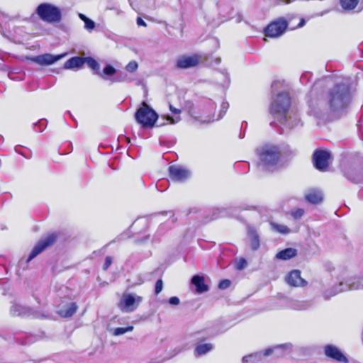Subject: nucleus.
<instances>
[{"label":"nucleus","mask_w":363,"mask_h":363,"mask_svg":"<svg viewBox=\"0 0 363 363\" xmlns=\"http://www.w3.org/2000/svg\"><path fill=\"white\" fill-rule=\"evenodd\" d=\"M351 101L349 86L345 83L336 84L327 94L325 100L311 101L309 104L311 112L320 118L329 112H339L346 108Z\"/></svg>","instance_id":"f257e3e1"},{"label":"nucleus","mask_w":363,"mask_h":363,"mask_svg":"<svg viewBox=\"0 0 363 363\" xmlns=\"http://www.w3.org/2000/svg\"><path fill=\"white\" fill-rule=\"evenodd\" d=\"M280 86L279 82H274L272 84L274 97L270 104L269 111L274 118H277L282 131L285 132L297 126L300 121L295 114L293 116L288 117L286 116L291 106V98L287 91H278Z\"/></svg>","instance_id":"f03ea898"},{"label":"nucleus","mask_w":363,"mask_h":363,"mask_svg":"<svg viewBox=\"0 0 363 363\" xmlns=\"http://www.w3.org/2000/svg\"><path fill=\"white\" fill-rule=\"evenodd\" d=\"M259 165L269 171H273L280 167L281 152L276 145H265L257 149Z\"/></svg>","instance_id":"7ed1b4c3"},{"label":"nucleus","mask_w":363,"mask_h":363,"mask_svg":"<svg viewBox=\"0 0 363 363\" xmlns=\"http://www.w3.org/2000/svg\"><path fill=\"white\" fill-rule=\"evenodd\" d=\"M135 118L136 121L143 127L150 128L156 123L158 116L152 108L143 102L142 106L137 110Z\"/></svg>","instance_id":"20e7f679"},{"label":"nucleus","mask_w":363,"mask_h":363,"mask_svg":"<svg viewBox=\"0 0 363 363\" xmlns=\"http://www.w3.org/2000/svg\"><path fill=\"white\" fill-rule=\"evenodd\" d=\"M36 13L40 19L48 23H57L61 20L60 10L51 4H40L36 9Z\"/></svg>","instance_id":"39448f33"},{"label":"nucleus","mask_w":363,"mask_h":363,"mask_svg":"<svg viewBox=\"0 0 363 363\" xmlns=\"http://www.w3.org/2000/svg\"><path fill=\"white\" fill-rule=\"evenodd\" d=\"M143 297L133 293H124L118 303V308L123 313H132L135 311L140 303Z\"/></svg>","instance_id":"423d86ee"},{"label":"nucleus","mask_w":363,"mask_h":363,"mask_svg":"<svg viewBox=\"0 0 363 363\" xmlns=\"http://www.w3.org/2000/svg\"><path fill=\"white\" fill-rule=\"evenodd\" d=\"M294 15L289 14L286 18H279L267 26L264 30L265 35L270 38H277L281 35L288 26V21H290Z\"/></svg>","instance_id":"0eeeda50"},{"label":"nucleus","mask_w":363,"mask_h":363,"mask_svg":"<svg viewBox=\"0 0 363 363\" xmlns=\"http://www.w3.org/2000/svg\"><path fill=\"white\" fill-rule=\"evenodd\" d=\"M56 240V235L55 234H50L43 238L38 243L34 246L33 249L30 252L27 262L31 261L33 258L40 254L48 247L52 245Z\"/></svg>","instance_id":"6e6552de"},{"label":"nucleus","mask_w":363,"mask_h":363,"mask_svg":"<svg viewBox=\"0 0 363 363\" xmlns=\"http://www.w3.org/2000/svg\"><path fill=\"white\" fill-rule=\"evenodd\" d=\"M10 314L12 316H20L23 318H38L40 314L31 308L22 305L17 302L12 303L10 308Z\"/></svg>","instance_id":"1a4fd4ad"},{"label":"nucleus","mask_w":363,"mask_h":363,"mask_svg":"<svg viewBox=\"0 0 363 363\" xmlns=\"http://www.w3.org/2000/svg\"><path fill=\"white\" fill-rule=\"evenodd\" d=\"M330 153L326 150H316L313 153V163L315 167L320 171H325L328 166Z\"/></svg>","instance_id":"9d476101"},{"label":"nucleus","mask_w":363,"mask_h":363,"mask_svg":"<svg viewBox=\"0 0 363 363\" xmlns=\"http://www.w3.org/2000/svg\"><path fill=\"white\" fill-rule=\"evenodd\" d=\"M201 61V57L198 55H182L177 60V67L179 69H188L197 66Z\"/></svg>","instance_id":"9b49d317"},{"label":"nucleus","mask_w":363,"mask_h":363,"mask_svg":"<svg viewBox=\"0 0 363 363\" xmlns=\"http://www.w3.org/2000/svg\"><path fill=\"white\" fill-rule=\"evenodd\" d=\"M169 172L171 179L179 182L186 181L191 176L189 170L179 165L170 166L169 167Z\"/></svg>","instance_id":"f8f14e48"},{"label":"nucleus","mask_w":363,"mask_h":363,"mask_svg":"<svg viewBox=\"0 0 363 363\" xmlns=\"http://www.w3.org/2000/svg\"><path fill=\"white\" fill-rule=\"evenodd\" d=\"M325 354L337 362L348 363V359L344 355L341 350L333 345H327L324 348Z\"/></svg>","instance_id":"ddd939ff"},{"label":"nucleus","mask_w":363,"mask_h":363,"mask_svg":"<svg viewBox=\"0 0 363 363\" xmlns=\"http://www.w3.org/2000/svg\"><path fill=\"white\" fill-rule=\"evenodd\" d=\"M66 54L53 55L51 54H43L31 57L30 60L40 65H50L64 57Z\"/></svg>","instance_id":"4468645a"},{"label":"nucleus","mask_w":363,"mask_h":363,"mask_svg":"<svg viewBox=\"0 0 363 363\" xmlns=\"http://www.w3.org/2000/svg\"><path fill=\"white\" fill-rule=\"evenodd\" d=\"M359 286H355L354 284L349 285L347 284L343 283L342 281L340 282L337 285L334 286L332 289L326 290L323 293V297L325 299L328 300L330 297L337 295L339 293H341L345 291H347L349 289H358Z\"/></svg>","instance_id":"2eb2a0df"},{"label":"nucleus","mask_w":363,"mask_h":363,"mask_svg":"<svg viewBox=\"0 0 363 363\" xmlns=\"http://www.w3.org/2000/svg\"><path fill=\"white\" fill-rule=\"evenodd\" d=\"M286 283L293 287H303L307 285V281L301 277L299 270H293L286 277Z\"/></svg>","instance_id":"dca6fc26"},{"label":"nucleus","mask_w":363,"mask_h":363,"mask_svg":"<svg viewBox=\"0 0 363 363\" xmlns=\"http://www.w3.org/2000/svg\"><path fill=\"white\" fill-rule=\"evenodd\" d=\"M313 305L311 300H291L289 303V308L295 311H305Z\"/></svg>","instance_id":"f3484780"},{"label":"nucleus","mask_w":363,"mask_h":363,"mask_svg":"<svg viewBox=\"0 0 363 363\" xmlns=\"http://www.w3.org/2000/svg\"><path fill=\"white\" fill-rule=\"evenodd\" d=\"M77 309V306L75 303H69L66 306H59L57 313L64 318L71 317L74 315Z\"/></svg>","instance_id":"a211bd4d"},{"label":"nucleus","mask_w":363,"mask_h":363,"mask_svg":"<svg viewBox=\"0 0 363 363\" xmlns=\"http://www.w3.org/2000/svg\"><path fill=\"white\" fill-rule=\"evenodd\" d=\"M306 201L313 204H318L323 201V194L317 189L309 190L305 195Z\"/></svg>","instance_id":"6ab92c4d"},{"label":"nucleus","mask_w":363,"mask_h":363,"mask_svg":"<svg viewBox=\"0 0 363 363\" xmlns=\"http://www.w3.org/2000/svg\"><path fill=\"white\" fill-rule=\"evenodd\" d=\"M84 64V57H73L65 62L64 68L66 69H79L82 67Z\"/></svg>","instance_id":"aec40b11"},{"label":"nucleus","mask_w":363,"mask_h":363,"mask_svg":"<svg viewBox=\"0 0 363 363\" xmlns=\"http://www.w3.org/2000/svg\"><path fill=\"white\" fill-rule=\"evenodd\" d=\"M248 236L250 239V248L252 250H258L260 246V240L257 231L252 228H249Z\"/></svg>","instance_id":"412c9836"},{"label":"nucleus","mask_w":363,"mask_h":363,"mask_svg":"<svg viewBox=\"0 0 363 363\" xmlns=\"http://www.w3.org/2000/svg\"><path fill=\"white\" fill-rule=\"evenodd\" d=\"M191 283L196 286V291L203 293L208 291V286L204 283V279L199 275H195L191 279Z\"/></svg>","instance_id":"4be33fe9"},{"label":"nucleus","mask_w":363,"mask_h":363,"mask_svg":"<svg viewBox=\"0 0 363 363\" xmlns=\"http://www.w3.org/2000/svg\"><path fill=\"white\" fill-rule=\"evenodd\" d=\"M297 255V250L294 248H286L276 255V258L278 259L287 260L294 257Z\"/></svg>","instance_id":"5701e85b"},{"label":"nucleus","mask_w":363,"mask_h":363,"mask_svg":"<svg viewBox=\"0 0 363 363\" xmlns=\"http://www.w3.org/2000/svg\"><path fill=\"white\" fill-rule=\"evenodd\" d=\"M291 345H281L276 346L273 348H268L264 351L263 355L264 356H269L272 353H275L277 357L281 356L283 354L282 351L284 350H288L290 349Z\"/></svg>","instance_id":"b1692460"},{"label":"nucleus","mask_w":363,"mask_h":363,"mask_svg":"<svg viewBox=\"0 0 363 363\" xmlns=\"http://www.w3.org/2000/svg\"><path fill=\"white\" fill-rule=\"evenodd\" d=\"M213 346L211 343L198 345L195 348V354L201 356L212 350Z\"/></svg>","instance_id":"393cba45"},{"label":"nucleus","mask_w":363,"mask_h":363,"mask_svg":"<svg viewBox=\"0 0 363 363\" xmlns=\"http://www.w3.org/2000/svg\"><path fill=\"white\" fill-rule=\"evenodd\" d=\"M79 17L81 20H82L84 22V28L86 30L91 31L94 29L96 24L92 20L87 18L83 13H79Z\"/></svg>","instance_id":"a878e982"},{"label":"nucleus","mask_w":363,"mask_h":363,"mask_svg":"<svg viewBox=\"0 0 363 363\" xmlns=\"http://www.w3.org/2000/svg\"><path fill=\"white\" fill-rule=\"evenodd\" d=\"M169 108H170V111H172V113L177 114V116H175L174 118H173L172 116H168L167 117V121H169V123H172V124H174V123H177L179 121H180L181 118L179 116V114L181 113V110L174 108L172 105L169 106Z\"/></svg>","instance_id":"bb28decb"},{"label":"nucleus","mask_w":363,"mask_h":363,"mask_svg":"<svg viewBox=\"0 0 363 363\" xmlns=\"http://www.w3.org/2000/svg\"><path fill=\"white\" fill-rule=\"evenodd\" d=\"M358 2L359 0H340V4L345 10L354 9L357 6Z\"/></svg>","instance_id":"cd10ccee"},{"label":"nucleus","mask_w":363,"mask_h":363,"mask_svg":"<svg viewBox=\"0 0 363 363\" xmlns=\"http://www.w3.org/2000/svg\"><path fill=\"white\" fill-rule=\"evenodd\" d=\"M84 63H86L89 67L93 70L98 71L99 69V64L96 60L91 57H84Z\"/></svg>","instance_id":"c85d7f7f"},{"label":"nucleus","mask_w":363,"mask_h":363,"mask_svg":"<svg viewBox=\"0 0 363 363\" xmlns=\"http://www.w3.org/2000/svg\"><path fill=\"white\" fill-rule=\"evenodd\" d=\"M271 225L272 228L278 233H280L281 234H288L290 233L289 228L284 225L277 224L274 223H272Z\"/></svg>","instance_id":"c756f323"},{"label":"nucleus","mask_w":363,"mask_h":363,"mask_svg":"<svg viewBox=\"0 0 363 363\" xmlns=\"http://www.w3.org/2000/svg\"><path fill=\"white\" fill-rule=\"evenodd\" d=\"M228 216H229V212L227 208H218L215 210V212L213 214L212 219H216L220 217H225Z\"/></svg>","instance_id":"7c9ffc66"},{"label":"nucleus","mask_w":363,"mask_h":363,"mask_svg":"<svg viewBox=\"0 0 363 363\" xmlns=\"http://www.w3.org/2000/svg\"><path fill=\"white\" fill-rule=\"evenodd\" d=\"M260 357L259 353H255L250 355H246L242 357V363H248V362H255L258 357Z\"/></svg>","instance_id":"2f4dec72"},{"label":"nucleus","mask_w":363,"mask_h":363,"mask_svg":"<svg viewBox=\"0 0 363 363\" xmlns=\"http://www.w3.org/2000/svg\"><path fill=\"white\" fill-rule=\"evenodd\" d=\"M133 329V326H129V327H127V328H116L114 329L113 330V335H123L127 332H130V331H132Z\"/></svg>","instance_id":"473e14b6"},{"label":"nucleus","mask_w":363,"mask_h":363,"mask_svg":"<svg viewBox=\"0 0 363 363\" xmlns=\"http://www.w3.org/2000/svg\"><path fill=\"white\" fill-rule=\"evenodd\" d=\"M229 108V104L227 101H223L220 105V111L218 115V117L216 120H219L223 117V116L225 114L227 110Z\"/></svg>","instance_id":"72a5a7b5"},{"label":"nucleus","mask_w":363,"mask_h":363,"mask_svg":"<svg viewBox=\"0 0 363 363\" xmlns=\"http://www.w3.org/2000/svg\"><path fill=\"white\" fill-rule=\"evenodd\" d=\"M35 131L42 132L47 126V121L45 119L40 120L36 124Z\"/></svg>","instance_id":"f704fd0d"},{"label":"nucleus","mask_w":363,"mask_h":363,"mask_svg":"<svg viewBox=\"0 0 363 363\" xmlns=\"http://www.w3.org/2000/svg\"><path fill=\"white\" fill-rule=\"evenodd\" d=\"M116 72V69L111 65H106L103 70V73L106 75L112 76Z\"/></svg>","instance_id":"c9c22d12"},{"label":"nucleus","mask_w":363,"mask_h":363,"mask_svg":"<svg viewBox=\"0 0 363 363\" xmlns=\"http://www.w3.org/2000/svg\"><path fill=\"white\" fill-rule=\"evenodd\" d=\"M138 63L133 60V61H130L125 67V69L128 71V72H134L135 71L137 70L138 69Z\"/></svg>","instance_id":"e433bc0d"},{"label":"nucleus","mask_w":363,"mask_h":363,"mask_svg":"<svg viewBox=\"0 0 363 363\" xmlns=\"http://www.w3.org/2000/svg\"><path fill=\"white\" fill-rule=\"evenodd\" d=\"M163 289V282L162 279H158L155 283V293L156 295L159 294Z\"/></svg>","instance_id":"4c0bfd02"},{"label":"nucleus","mask_w":363,"mask_h":363,"mask_svg":"<svg viewBox=\"0 0 363 363\" xmlns=\"http://www.w3.org/2000/svg\"><path fill=\"white\" fill-rule=\"evenodd\" d=\"M303 213L304 211L302 208H298L291 212V215L295 219L301 218L303 216Z\"/></svg>","instance_id":"58836bf2"},{"label":"nucleus","mask_w":363,"mask_h":363,"mask_svg":"<svg viewBox=\"0 0 363 363\" xmlns=\"http://www.w3.org/2000/svg\"><path fill=\"white\" fill-rule=\"evenodd\" d=\"M247 261L244 258H241L236 264V269L238 270H242L247 266Z\"/></svg>","instance_id":"ea45409f"},{"label":"nucleus","mask_w":363,"mask_h":363,"mask_svg":"<svg viewBox=\"0 0 363 363\" xmlns=\"http://www.w3.org/2000/svg\"><path fill=\"white\" fill-rule=\"evenodd\" d=\"M230 286V281L228 279L222 280L221 281H220V283L218 284V287L220 289H225L228 288Z\"/></svg>","instance_id":"a19ab883"},{"label":"nucleus","mask_w":363,"mask_h":363,"mask_svg":"<svg viewBox=\"0 0 363 363\" xmlns=\"http://www.w3.org/2000/svg\"><path fill=\"white\" fill-rule=\"evenodd\" d=\"M168 303L172 306H178L180 303V300L177 296H172L168 300Z\"/></svg>","instance_id":"79ce46f5"},{"label":"nucleus","mask_w":363,"mask_h":363,"mask_svg":"<svg viewBox=\"0 0 363 363\" xmlns=\"http://www.w3.org/2000/svg\"><path fill=\"white\" fill-rule=\"evenodd\" d=\"M112 263V258L111 257H106L104 264V269L106 270Z\"/></svg>","instance_id":"37998d69"},{"label":"nucleus","mask_w":363,"mask_h":363,"mask_svg":"<svg viewBox=\"0 0 363 363\" xmlns=\"http://www.w3.org/2000/svg\"><path fill=\"white\" fill-rule=\"evenodd\" d=\"M137 24L139 26H145V27L147 26L146 23L140 17H138L137 18Z\"/></svg>","instance_id":"c03bdc74"},{"label":"nucleus","mask_w":363,"mask_h":363,"mask_svg":"<svg viewBox=\"0 0 363 363\" xmlns=\"http://www.w3.org/2000/svg\"><path fill=\"white\" fill-rule=\"evenodd\" d=\"M349 179L351 181H352L353 182H354V183H359V182H362V177L361 178H359V177L358 178H354V177L353 178L352 177H350Z\"/></svg>","instance_id":"a18cd8bd"},{"label":"nucleus","mask_w":363,"mask_h":363,"mask_svg":"<svg viewBox=\"0 0 363 363\" xmlns=\"http://www.w3.org/2000/svg\"><path fill=\"white\" fill-rule=\"evenodd\" d=\"M305 25V20L303 18H301L300 20V22L298 24L297 27L298 28H301V27H303V26Z\"/></svg>","instance_id":"49530a36"},{"label":"nucleus","mask_w":363,"mask_h":363,"mask_svg":"<svg viewBox=\"0 0 363 363\" xmlns=\"http://www.w3.org/2000/svg\"><path fill=\"white\" fill-rule=\"evenodd\" d=\"M282 3H284V4H290L293 1H294L295 0H279Z\"/></svg>","instance_id":"de8ad7c7"},{"label":"nucleus","mask_w":363,"mask_h":363,"mask_svg":"<svg viewBox=\"0 0 363 363\" xmlns=\"http://www.w3.org/2000/svg\"><path fill=\"white\" fill-rule=\"evenodd\" d=\"M328 269L332 272L333 271H335V268L334 267H333L332 265L330 264H328Z\"/></svg>","instance_id":"09e8293b"},{"label":"nucleus","mask_w":363,"mask_h":363,"mask_svg":"<svg viewBox=\"0 0 363 363\" xmlns=\"http://www.w3.org/2000/svg\"><path fill=\"white\" fill-rule=\"evenodd\" d=\"M359 196L361 198V199H363V191H360L359 193Z\"/></svg>","instance_id":"8fccbe9b"},{"label":"nucleus","mask_w":363,"mask_h":363,"mask_svg":"<svg viewBox=\"0 0 363 363\" xmlns=\"http://www.w3.org/2000/svg\"><path fill=\"white\" fill-rule=\"evenodd\" d=\"M118 82H123L125 79H118Z\"/></svg>","instance_id":"3c124183"},{"label":"nucleus","mask_w":363,"mask_h":363,"mask_svg":"<svg viewBox=\"0 0 363 363\" xmlns=\"http://www.w3.org/2000/svg\"><path fill=\"white\" fill-rule=\"evenodd\" d=\"M304 77H305V76H302L301 77V80H303Z\"/></svg>","instance_id":"603ef678"},{"label":"nucleus","mask_w":363,"mask_h":363,"mask_svg":"<svg viewBox=\"0 0 363 363\" xmlns=\"http://www.w3.org/2000/svg\"><path fill=\"white\" fill-rule=\"evenodd\" d=\"M1 139H2V137L0 135V141L1 140Z\"/></svg>","instance_id":"864d4df0"}]
</instances>
